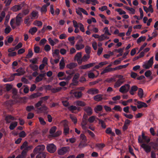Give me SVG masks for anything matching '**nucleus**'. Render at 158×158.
<instances>
[{"label": "nucleus", "instance_id": "nucleus-37", "mask_svg": "<svg viewBox=\"0 0 158 158\" xmlns=\"http://www.w3.org/2000/svg\"><path fill=\"white\" fill-rule=\"evenodd\" d=\"M75 47L76 49L78 50L83 48L85 47V45L82 44H76L75 45Z\"/></svg>", "mask_w": 158, "mask_h": 158}, {"label": "nucleus", "instance_id": "nucleus-25", "mask_svg": "<svg viewBox=\"0 0 158 158\" xmlns=\"http://www.w3.org/2000/svg\"><path fill=\"white\" fill-rule=\"evenodd\" d=\"M98 123L101 125L103 129H105L106 127V124L104 121L100 119H98Z\"/></svg>", "mask_w": 158, "mask_h": 158}, {"label": "nucleus", "instance_id": "nucleus-18", "mask_svg": "<svg viewBox=\"0 0 158 158\" xmlns=\"http://www.w3.org/2000/svg\"><path fill=\"white\" fill-rule=\"evenodd\" d=\"M137 104V107L138 109H140L143 107H146L147 106V105L145 103L141 101H138Z\"/></svg>", "mask_w": 158, "mask_h": 158}, {"label": "nucleus", "instance_id": "nucleus-40", "mask_svg": "<svg viewBox=\"0 0 158 158\" xmlns=\"http://www.w3.org/2000/svg\"><path fill=\"white\" fill-rule=\"evenodd\" d=\"M40 10L42 13H45L47 11V5H44L41 8Z\"/></svg>", "mask_w": 158, "mask_h": 158}, {"label": "nucleus", "instance_id": "nucleus-32", "mask_svg": "<svg viewBox=\"0 0 158 158\" xmlns=\"http://www.w3.org/2000/svg\"><path fill=\"white\" fill-rule=\"evenodd\" d=\"M75 103L77 106H84L86 105L84 102L81 101H77L75 102Z\"/></svg>", "mask_w": 158, "mask_h": 158}, {"label": "nucleus", "instance_id": "nucleus-52", "mask_svg": "<svg viewBox=\"0 0 158 158\" xmlns=\"http://www.w3.org/2000/svg\"><path fill=\"white\" fill-rule=\"evenodd\" d=\"M125 8L127 10L131 11V13L132 14H135V10L134 8H130L129 7L127 6H125Z\"/></svg>", "mask_w": 158, "mask_h": 158}, {"label": "nucleus", "instance_id": "nucleus-14", "mask_svg": "<svg viewBox=\"0 0 158 158\" xmlns=\"http://www.w3.org/2000/svg\"><path fill=\"white\" fill-rule=\"evenodd\" d=\"M87 92L89 94L94 95L98 94L99 93V90L98 89L92 88L89 89Z\"/></svg>", "mask_w": 158, "mask_h": 158}, {"label": "nucleus", "instance_id": "nucleus-41", "mask_svg": "<svg viewBox=\"0 0 158 158\" xmlns=\"http://www.w3.org/2000/svg\"><path fill=\"white\" fill-rule=\"evenodd\" d=\"M70 118L75 124L77 123V118L73 114H70Z\"/></svg>", "mask_w": 158, "mask_h": 158}, {"label": "nucleus", "instance_id": "nucleus-58", "mask_svg": "<svg viewBox=\"0 0 158 158\" xmlns=\"http://www.w3.org/2000/svg\"><path fill=\"white\" fill-rule=\"evenodd\" d=\"M39 119L40 124L41 125H44L46 124V123L42 118L39 117Z\"/></svg>", "mask_w": 158, "mask_h": 158}, {"label": "nucleus", "instance_id": "nucleus-7", "mask_svg": "<svg viewBox=\"0 0 158 158\" xmlns=\"http://www.w3.org/2000/svg\"><path fill=\"white\" fill-rule=\"evenodd\" d=\"M45 147L44 145H40L37 146L34 150V153L36 154L40 152H43Z\"/></svg>", "mask_w": 158, "mask_h": 158}, {"label": "nucleus", "instance_id": "nucleus-23", "mask_svg": "<svg viewBox=\"0 0 158 158\" xmlns=\"http://www.w3.org/2000/svg\"><path fill=\"white\" fill-rule=\"evenodd\" d=\"M125 81H122V80H118L117 81L115 82L114 85L115 88H117L121 86L123 84Z\"/></svg>", "mask_w": 158, "mask_h": 158}, {"label": "nucleus", "instance_id": "nucleus-42", "mask_svg": "<svg viewBox=\"0 0 158 158\" xmlns=\"http://www.w3.org/2000/svg\"><path fill=\"white\" fill-rule=\"evenodd\" d=\"M146 38L145 36H141L139 37L137 40V43L139 44L141 42V41H144L146 40Z\"/></svg>", "mask_w": 158, "mask_h": 158}, {"label": "nucleus", "instance_id": "nucleus-64", "mask_svg": "<svg viewBox=\"0 0 158 158\" xmlns=\"http://www.w3.org/2000/svg\"><path fill=\"white\" fill-rule=\"evenodd\" d=\"M49 44L52 46H54L55 44L54 40H52L51 38H49L48 39Z\"/></svg>", "mask_w": 158, "mask_h": 158}, {"label": "nucleus", "instance_id": "nucleus-39", "mask_svg": "<svg viewBox=\"0 0 158 158\" xmlns=\"http://www.w3.org/2000/svg\"><path fill=\"white\" fill-rule=\"evenodd\" d=\"M45 153L41 152L38 153V154L36 156V158H45Z\"/></svg>", "mask_w": 158, "mask_h": 158}, {"label": "nucleus", "instance_id": "nucleus-49", "mask_svg": "<svg viewBox=\"0 0 158 158\" xmlns=\"http://www.w3.org/2000/svg\"><path fill=\"white\" fill-rule=\"evenodd\" d=\"M57 127L56 126L52 127L50 130L49 133L50 134H53L56 132Z\"/></svg>", "mask_w": 158, "mask_h": 158}, {"label": "nucleus", "instance_id": "nucleus-2", "mask_svg": "<svg viewBox=\"0 0 158 158\" xmlns=\"http://www.w3.org/2000/svg\"><path fill=\"white\" fill-rule=\"evenodd\" d=\"M61 124L64 127V133L66 135L69 133V128L68 122L66 120H63L61 122Z\"/></svg>", "mask_w": 158, "mask_h": 158}, {"label": "nucleus", "instance_id": "nucleus-16", "mask_svg": "<svg viewBox=\"0 0 158 158\" xmlns=\"http://www.w3.org/2000/svg\"><path fill=\"white\" fill-rule=\"evenodd\" d=\"M23 6L21 5H15L12 7L11 10L14 12H16L21 10L22 7Z\"/></svg>", "mask_w": 158, "mask_h": 158}, {"label": "nucleus", "instance_id": "nucleus-54", "mask_svg": "<svg viewBox=\"0 0 158 158\" xmlns=\"http://www.w3.org/2000/svg\"><path fill=\"white\" fill-rule=\"evenodd\" d=\"M11 29L10 26H7L5 29V33L7 34L9 33L11 31Z\"/></svg>", "mask_w": 158, "mask_h": 158}, {"label": "nucleus", "instance_id": "nucleus-15", "mask_svg": "<svg viewBox=\"0 0 158 158\" xmlns=\"http://www.w3.org/2000/svg\"><path fill=\"white\" fill-rule=\"evenodd\" d=\"M84 110L88 116H90L92 114V109L89 106L85 107L84 108Z\"/></svg>", "mask_w": 158, "mask_h": 158}, {"label": "nucleus", "instance_id": "nucleus-26", "mask_svg": "<svg viewBox=\"0 0 158 158\" xmlns=\"http://www.w3.org/2000/svg\"><path fill=\"white\" fill-rule=\"evenodd\" d=\"M74 97L77 98H80L81 97L82 94L81 91H76L73 93Z\"/></svg>", "mask_w": 158, "mask_h": 158}, {"label": "nucleus", "instance_id": "nucleus-60", "mask_svg": "<svg viewBox=\"0 0 158 158\" xmlns=\"http://www.w3.org/2000/svg\"><path fill=\"white\" fill-rule=\"evenodd\" d=\"M118 60H115L114 62V65H117L118 64H119L121 63V60H122L123 59H122L121 58H119Z\"/></svg>", "mask_w": 158, "mask_h": 158}, {"label": "nucleus", "instance_id": "nucleus-4", "mask_svg": "<svg viewBox=\"0 0 158 158\" xmlns=\"http://www.w3.org/2000/svg\"><path fill=\"white\" fill-rule=\"evenodd\" d=\"M142 138H141L140 136H139L138 139V142L140 143H143V140L144 142L148 143L150 141V138L147 136L145 135L143 133H142Z\"/></svg>", "mask_w": 158, "mask_h": 158}, {"label": "nucleus", "instance_id": "nucleus-38", "mask_svg": "<svg viewBox=\"0 0 158 158\" xmlns=\"http://www.w3.org/2000/svg\"><path fill=\"white\" fill-rule=\"evenodd\" d=\"M30 67L33 71H38V66L36 65L30 64L29 65Z\"/></svg>", "mask_w": 158, "mask_h": 158}, {"label": "nucleus", "instance_id": "nucleus-19", "mask_svg": "<svg viewBox=\"0 0 158 158\" xmlns=\"http://www.w3.org/2000/svg\"><path fill=\"white\" fill-rule=\"evenodd\" d=\"M13 104V102L11 100L7 101L4 103V105L8 108L11 107Z\"/></svg>", "mask_w": 158, "mask_h": 158}, {"label": "nucleus", "instance_id": "nucleus-9", "mask_svg": "<svg viewBox=\"0 0 158 158\" xmlns=\"http://www.w3.org/2000/svg\"><path fill=\"white\" fill-rule=\"evenodd\" d=\"M69 147H65L59 150L58 153L60 155H63L66 153L69 150Z\"/></svg>", "mask_w": 158, "mask_h": 158}, {"label": "nucleus", "instance_id": "nucleus-8", "mask_svg": "<svg viewBox=\"0 0 158 158\" xmlns=\"http://www.w3.org/2000/svg\"><path fill=\"white\" fill-rule=\"evenodd\" d=\"M141 147L147 153L150 152L151 151V147L145 143H142L141 145Z\"/></svg>", "mask_w": 158, "mask_h": 158}, {"label": "nucleus", "instance_id": "nucleus-1", "mask_svg": "<svg viewBox=\"0 0 158 158\" xmlns=\"http://www.w3.org/2000/svg\"><path fill=\"white\" fill-rule=\"evenodd\" d=\"M32 146H28V142L25 141L20 147V149L23 150L21 154L18 155L15 158H25L27 152L32 148Z\"/></svg>", "mask_w": 158, "mask_h": 158}, {"label": "nucleus", "instance_id": "nucleus-44", "mask_svg": "<svg viewBox=\"0 0 158 158\" xmlns=\"http://www.w3.org/2000/svg\"><path fill=\"white\" fill-rule=\"evenodd\" d=\"M34 110L35 108L33 106H27L26 108V110L28 112H30Z\"/></svg>", "mask_w": 158, "mask_h": 158}, {"label": "nucleus", "instance_id": "nucleus-13", "mask_svg": "<svg viewBox=\"0 0 158 158\" xmlns=\"http://www.w3.org/2000/svg\"><path fill=\"white\" fill-rule=\"evenodd\" d=\"M46 76V73H41L39 74L35 79L36 82H38L42 81L43 78Z\"/></svg>", "mask_w": 158, "mask_h": 158}, {"label": "nucleus", "instance_id": "nucleus-36", "mask_svg": "<svg viewBox=\"0 0 158 158\" xmlns=\"http://www.w3.org/2000/svg\"><path fill=\"white\" fill-rule=\"evenodd\" d=\"M138 94L140 98H142L143 97V90L141 88L138 89Z\"/></svg>", "mask_w": 158, "mask_h": 158}, {"label": "nucleus", "instance_id": "nucleus-62", "mask_svg": "<svg viewBox=\"0 0 158 158\" xmlns=\"http://www.w3.org/2000/svg\"><path fill=\"white\" fill-rule=\"evenodd\" d=\"M30 19V16H27L24 19V23L25 24H28L30 23L29 21Z\"/></svg>", "mask_w": 158, "mask_h": 158}, {"label": "nucleus", "instance_id": "nucleus-33", "mask_svg": "<svg viewBox=\"0 0 158 158\" xmlns=\"http://www.w3.org/2000/svg\"><path fill=\"white\" fill-rule=\"evenodd\" d=\"M60 51L58 49H56L54 52L52 53V56L53 57H55L56 56V57L59 58L60 57V55L59 54Z\"/></svg>", "mask_w": 158, "mask_h": 158}, {"label": "nucleus", "instance_id": "nucleus-57", "mask_svg": "<svg viewBox=\"0 0 158 158\" xmlns=\"http://www.w3.org/2000/svg\"><path fill=\"white\" fill-rule=\"evenodd\" d=\"M15 18H13L11 19L10 22V25L13 29H14L15 28V27L13 25V24L15 23Z\"/></svg>", "mask_w": 158, "mask_h": 158}, {"label": "nucleus", "instance_id": "nucleus-10", "mask_svg": "<svg viewBox=\"0 0 158 158\" xmlns=\"http://www.w3.org/2000/svg\"><path fill=\"white\" fill-rule=\"evenodd\" d=\"M5 120L6 123H10L12 121L15 120L16 118L14 116L9 115L5 117Z\"/></svg>", "mask_w": 158, "mask_h": 158}, {"label": "nucleus", "instance_id": "nucleus-53", "mask_svg": "<svg viewBox=\"0 0 158 158\" xmlns=\"http://www.w3.org/2000/svg\"><path fill=\"white\" fill-rule=\"evenodd\" d=\"M89 55H85L82 58V61H87L89 58Z\"/></svg>", "mask_w": 158, "mask_h": 158}, {"label": "nucleus", "instance_id": "nucleus-30", "mask_svg": "<svg viewBox=\"0 0 158 158\" xmlns=\"http://www.w3.org/2000/svg\"><path fill=\"white\" fill-rule=\"evenodd\" d=\"M60 68L62 69L64 68L65 66V63L64 62V58L62 57L61 60L59 63Z\"/></svg>", "mask_w": 158, "mask_h": 158}, {"label": "nucleus", "instance_id": "nucleus-21", "mask_svg": "<svg viewBox=\"0 0 158 158\" xmlns=\"http://www.w3.org/2000/svg\"><path fill=\"white\" fill-rule=\"evenodd\" d=\"M30 16L31 17V18L32 19H37L38 16V12L37 11H33L31 13Z\"/></svg>", "mask_w": 158, "mask_h": 158}, {"label": "nucleus", "instance_id": "nucleus-35", "mask_svg": "<svg viewBox=\"0 0 158 158\" xmlns=\"http://www.w3.org/2000/svg\"><path fill=\"white\" fill-rule=\"evenodd\" d=\"M102 109V105H97L94 108V111L95 112L98 113V111H101Z\"/></svg>", "mask_w": 158, "mask_h": 158}, {"label": "nucleus", "instance_id": "nucleus-24", "mask_svg": "<svg viewBox=\"0 0 158 158\" xmlns=\"http://www.w3.org/2000/svg\"><path fill=\"white\" fill-rule=\"evenodd\" d=\"M42 95V93L40 92H37L31 95L30 96V98L31 99H33L35 98H36Z\"/></svg>", "mask_w": 158, "mask_h": 158}, {"label": "nucleus", "instance_id": "nucleus-27", "mask_svg": "<svg viewBox=\"0 0 158 158\" xmlns=\"http://www.w3.org/2000/svg\"><path fill=\"white\" fill-rule=\"evenodd\" d=\"M23 19L19 18L18 17L15 18V24L17 26L20 25L21 23L23 22Z\"/></svg>", "mask_w": 158, "mask_h": 158}, {"label": "nucleus", "instance_id": "nucleus-56", "mask_svg": "<svg viewBox=\"0 0 158 158\" xmlns=\"http://www.w3.org/2000/svg\"><path fill=\"white\" fill-rule=\"evenodd\" d=\"M153 56L151 57L147 63L151 67H152L153 64Z\"/></svg>", "mask_w": 158, "mask_h": 158}, {"label": "nucleus", "instance_id": "nucleus-34", "mask_svg": "<svg viewBox=\"0 0 158 158\" xmlns=\"http://www.w3.org/2000/svg\"><path fill=\"white\" fill-rule=\"evenodd\" d=\"M111 69V68H108V67H106L105 69L101 72V75H103L105 73L111 72L112 71Z\"/></svg>", "mask_w": 158, "mask_h": 158}, {"label": "nucleus", "instance_id": "nucleus-17", "mask_svg": "<svg viewBox=\"0 0 158 158\" xmlns=\"http://www.w3.org/2000/svg\"><path fill=\"white\" fill-rule=\"evenodd\" d=\"M138 89V87L136 85L132 86L131 89L129 90V93L130 94L133 95L135 94V92H136Z\"/></svg>", "mask_w": 158, "mask_h": 158}, {"label": "nucleus", "instance_id": "nucleus-46", "mask_svg": "<svg viewBox=\"0 0 158 158\" xmlns=\"http://www.w3.org/2000/svg\"><path fill=\"white\" fill-rule=\"evenodd\" d=\"M115 11L119 13L120 15L125 14L126 13L125 11L123 10L121 8L117 9L115 10Z\"/></svg>", "mask_w": 158, "mask_h": 158}, {"label": "nucleus", "instance_id": "nucleus-31", "mask_svg": "<svg viewBox=\"0 0 158 158\" xmlns=\"http://www.w3.org/2000/svg\"><path fill=\"white\" fill-rule=\"evenodd\" d=\"M5 88H3V89H6V92H9L12 89V86L9 84H7L5 85Z\"/></svg>", "mask_w": 158, "mask_h": 158}, {"label": "nucleus", "instance_id": "nucleus-20", "mask_svg": "<svg viewBox=\"0 0 158 158\" xmlns=\"http://www.w3.org/2000/svg\"><path fill=\"white\" fill-rule=\"evenodd\" d=\"M103 95L99 94L94 97V99L97 102H99L102 101L103 99Z\"/></svg>", "mask_w": 158, "mask_h": 158}, {"label": "nucleus", "instance_id": "nucleus-59", "mask_svg": "<svg viewBox=\"0 0 158 158\" xmlns=\"http://www.w3.org/2000/svg\"><path fill=\"white\" fill-rule=\"evenodd\" d=\"M23 75V73H19L17 72V73H15L13 74H12L11 76V78L12 79H13V80H14L15 78V76H20Z\"/></svg>", "mask_w": 158, "mask_h": 158}, {"label": "nucleus", "instance_id": "nucleus-28", "mask_svg": "<svg viewBox=\"0 0 158 158\" xmlns=\"http://www.w3.org/2000/svg\"><path fill=\"white\" fill-rule=\"evenodd\" d=\"M105 132L107 134H110L112 136H114L115 135L114 133L112 131V130L110 127L107 128L106 129Z\"/></svg>", "mask_w": 158, "mask_h": 158}, {"label": "nucleus", "instance_id": "nucleus-29", "mask_svg": "<svg viewBox=\"0 0 158 158\" xmlns=\"http://www.w3.org/2000/svg\"><path fill=\"white\" fill-rule=\"evenodd\" d=\"M17 124L18 123L16 122L11 123L9 126V129L10 130H13L17 126Z\"/></svg>", "mask_w": 158, "mask_h": 158}, {"label": "nucleus", "instance_id": "nucleus-6", "mask_svg": "<svg viewBox=\"0 0 158 158\" xmlns=\"http://www.w3.org/2000/svg\"><path fill=\"white\" fill-rule=\"evenodd\" d=\"M46 148L48 151L50 153H54L56 150V146L53 143L48 144Z\"/></svg>", "mask_w": 158, "mask_h": 158}, {"label": "nucleus", "instance_id": "nucleus-12", "mask_svg": "<svg viewBox=\"0 0 158 158\" xmlns=\"http://www.w3.org/2000/svg\"><path fill=\"white\" fill-rule=\"evenodd\" d=\"M81 53L78 52L75 56V59L77 60L78 64H81L82 63Z\"/></svg>", "mask_w": 158, "mask_h": 158}, {"label": "nucleus", "instance_id": "nucleus-47", "mask_svg": "<svg viewBox=\"0 0 158 158\" xmlns=\"http://www.w3.org/2000/svg\"><path fill=\"white\" fill-rule=\"evenodd\" d=\"M34 25L37 26L39 27H41L43 25V23L40 21L36 20L34 23Z\"/></svg>", "mask_w": 158, "mask_h": 158}, {"label": "nucleus", "instance_id": "nucleus-22", "mask_svg": "<svg viewBox=\"0 0 158 158\" xmlns=\"http://www.w3.org/2000/svg\"><path fill=\"white\" fill-rule=\"evenodd\" d=\"M77 63L72 62L67 64L66 67L69 69H72L75 68L77 66Z\"/></svg>", "mask_w": 158, "mask_h": 158}, {"label": "nucleus", "instance_id": "nucleus-45", "mask_svg": "<svg viewBox=\"0 0 158 158\" xmlns=\"http://www.w3.org/2000/svg\"><path fill=\"white\" fill-rule=\"evenodd\" d=\"M112 109L113 110L120 112L122 111V109L121 107L119 105H115Z\"/></svg>", "mask_w": 158, "mask_h": 158}, {"label": "nucleus", "instance_id": "nucleus-51", "mask_svg": "<svg viewBox=\"0 0 158 158\" xmlns=\"http://www.w3.org/2000/svg\"><path fill=\"white\" fill-rule=\"evenodd\" d=\"M33 53L31 50L29 49L28 50V52L26 56V58H31L33 56Z\"/></svg>", "mask_w": 158, "mask_h": 158}, {"label": "nucleus", "instance_id": "nucleus-43", "mask_svg": "<svg viewBox=\"0 0 158 158\" xmlns=\"http://www.w3.org/2000/svg\"><path fill=\"white\" fill-rule=\"evenodd\" d=\"M37 28L35 27H34L30 29L29 32L32 35H33L37 31Z\"/></svg>", "mask_w": 158, "mask_h": 158}, {"label": "nucleus", "instance_id": "nucleus-3", "mask_svg": "<svg viewBox=\"0 0 158 158\" xmlns=\"http://www.w3.org/2000/svg\"><path fill=\"white\" fill-rule=\"evenodd\" d=\"M44 88L46 90H51L53 93H55L60 91L61 88L58 87L57 88H53L52 86L49 85H45L44 86Z\"/></svg>", "mask_w": 158, "mask_h": 158}, {"label": "nucleus", "instance_id": "nucleus-55", "mask_svg": "<svg viewBox=\"0 0 158 158\" xmlns=\"http://www.w3.org/2000/svg\"><path fill=\"white\" fill-rule=\"evenodd\" d=\"M47 107L45 105H44L42 107L38 108V109L41 111L44 112L47 110Z\"/></svg>", "mask_w": 158, "mask_h": 158}, {"label": "nucleus", "instance_id": "nucleus-11", "mask_svg": "<svg viewBox=\"0 0 158 158\" xmlns=\"http://www.w3.org/2000/svg\"><path fill=\"white\" fill-rule=\"evenodd\" d=\"M95 64V63H92L84 65H82L80 66V69H86L94 66Z\"/></svg>", "mask_w": 158, "mask_h": 158}, {"label": "nucleus", "instance_id": "nucleus-48", "mask_svg": "<svg viewBox=\"0 0 158 158\" xmlns=\"http://www.w3.org/2000/svg\"><path fill=\"white\" fill-rule=\"evenodd\" d=\"M85 52L87 55H89L91 52V48L89 46H86L85 48Z\"/></svg>", "mask_w": 158, "mask_h": 158}, {"label": "nucleus", "instance_id": "nucleus-63", "mask_svg": "<svg viewBox=\"0 0 158 158\" xmlns=\"http://www.w3.org/2000/svg\"><path fill=\"white\" fill-rule=\"evenodd\" d=\"M43 102L42 100H40L37 103L35 104V106L36 107H38L41 106L42 103Z\"/></svg>", "mask_w": 158, "mask_h": 158}, {"label": "nucleus", "instance_id": "nucleus-61", "mask_svg": "<svg viewBox=\"0 0 158 158\" xmlns=\"http://www.w3.org/2000/svg\"><path fill=\"white\" fill-rule=\"evenodd\" d=\"M105 35L102 34L100 36L99 35L98 40L100 41H102L105 39Z\"/></svg>", "mask_w": 158, "mask_h": 158}, {"label": "nucleus", "instance_id": "nucleus-50", "mask_svg": "<svg viewBox=\"0 0 158 158\" xmlns=\"http://www.w3.org/2000/svg\"><path fill=\"white\" fill-rule=\"evenodd\" d=\"M81 139L84 142H86L87 141L86 137L83 134H81L80 136Z\"/></svg>", "mask_w": 158, "mask_h": 158}, {"label": "nucleus", "instance_id": "nucleus-5", "mask_svg": "<svg viewBox=\"0 0 158 158\" xmlns=\"http://www.w3.org/2000/svg\"><path fill=\"white\" fill-rule=\"evenodd\" d=\"M130 88L129 84H125L120 87L119 91L123 94L127 93L129 90Z\"/></svg>", "mask_w": 158, "mask_h": 158}]
</instances>
